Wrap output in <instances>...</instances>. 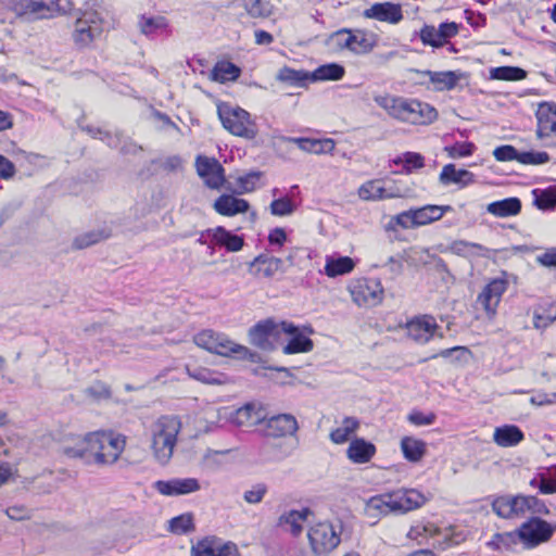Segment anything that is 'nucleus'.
Instances as JSON below:
<instances>
[{
	"label": "nucleus",
	"instance_id": "obj_1",
	"mask_svg": "<svg viewBox=\"0 0 556 556\" xmlns=\"http://www.w3.org/2000/svg\"><path fill=\"white\" fill-rule=\"evenodd\" d=\"M126 446V437L113 432L96 431L85 435L67 434L62 443V453L85 463L93 460L100 465L117 462Z\"/></svg>",
	"mask_w": 556,
	"mask_h": 556
},
{
	"label": "nucleus",
	"instance_id": "obj_2",
	"mask_svg": "<svg viewBox=\"0 0 556 556\" xmlns=\"http://www.w3.org/2000/svg\"><path fill=\"white\" fill-rule=\"evenodd\" d=\"M180 429L181 422L176 416L164 415L152 424L151 448L161 465H166L172 458Z\"/></svg>",
	"mask_w": 556,
	"mask_h": 556
},
{
	"label": "nucleus",
	"instance_id": "obj_3",
	"mask_svg": "<svg viewBox=\"0 0 556 556\" xmlns=\"http://www.w3.org/2000/svg\"><path fill=\"white\" fill-rule=\"evenodd\" d=\"M197 346L223 356L238 359H252L254 354L244 345L232 341L227 334L212 329H204L193 337Z\"/></svg>",
	"mask_w": 556,
	"mask_h": 556
},
{
	"label": "nucleus",
	"instance_id": "obj_4",
	"mask_svg": "<svg viewBox=\"0 0 556 556\" xmlns=\"http://www.w3.org/2000/svg\"><path fill=\"white\" fill-rule=\"evenodd\" d=\"M217 114L223 127L230 134L245 139L256 137L257 128L248 111L228 103H220L217 105Z\"/></svg>",
	"mask_w": 556,
	"mask_h": 556
},
{
	"label": "nucleus",
	"instance_id": "obj_5",
	"mask_svg": "<svg viewBox=\"0 0 556 556\" xmlns=\"http://www.w3.org/2000/svg\"><path fill=\"white\" fill-rule=\"evenodd\" d=\"M342 526L331 522H318L309 528L307 539L311 551L316 556H326L341 543Z\"/></svg>",
	"mask_w": 556,
	"mask_h": 556
},
{
	"label": "nucleus",
	"instance_id": "obj_6",
	"mask_svg": "<svg viewBox=\"0 0 556 556\" xmlns=\"http://www.w3.org/2000/svg\"><path fill=\"white\" fill-rule=\"evenodd\" d=\"M103 33V18L93 10H79L72 38L78 48L89 47Z\"/></svg>",
	"mask_w": 556,
	"mask_h": 556
},
{
	"label": "nucleus",
	"instance_id": "obj_7",
	"mask_svg": "<svg viewBox=\"0 0 556 556\" xmlns=\"http://www.w3.org/2000/svg\"><path fill=\"white\" fill-rule=\"evenodd\" d=\"M293 330V324L282 321L276 324L271 319H266L257 323L249 330L250 342L264 350L273 351L277 348V342L280 340L283 331Z\"/></svg>",
	"mask_w": 556,
	"mask_h": 556
},
{
	"label": "nucleus",
	"instance_id": "obj_8",
	"mask_svg": "<svg viewBox=\"0 0 556 556\" xmlns=\"http://www.w3.org/2000/svg\"><path fill=\"white\" fill-rule=\"evenodd\" d=\"M520 542L533 548L547 542L556 532V523L547 522L540 517H531L517 529Z\"/></svg>",
	"mask_w": 556,
	"mask_h": 556
},
{
	"label": "nucleus",
	"instance_id": "obj_9",
	"mask_svg": "<svg viewBox=\"0 0 556 556\" xmlns=\"http://www.w3.org/2000/svg\"><path fill=\"white\" fill-rule=\"evenodd\" d=\"M329 40L332 41L338 48L348 49L356 54L368 53L376 46L374 36L361 29H339L331 34Z\"/></svg>",
	"mask_w": 556,
	"mask_h": 556
},
{
	"label": "nucleus",
	"instance_id": "obj_10",
	"mask_svg": "<svg viewBox=\"0 0 556 556\" xmlns=\"http://www.w3.org/2000/svg\"><path fill=\"white\" fill-rule=\"evenodd\" d=\"M21 8L25 13L36 14L42 18L55 13L70 14L74 10V3L72 0H21Z\"/></svg>",
	"mask_w": 556,
	"mask_h": 556
},
{
	"label": "nucleus",
	"instance_id": "obj_11",
	"mask_svg": "<svg viewBox=\"0 0 556 556\" xmlns=\"http://www.w3.org/2000/svg\"><path fill=\"white\" fill-rule=\"evenodd\" d=\"M351 295L357 305H377L383 293V288L378 279H361L354 282L351 288Z\"/></svg>",
	"mask_w": 556,
	"mask_h": 556
},
{
	"label": "nucleus",
	"instance_id": "obj_12",
	"mask_svg": "<svg viewBox=\"0 0 556 556\" xmlns=\"http://www.w3.org/2000/svg\"><path fill=\"white\" fill-rule=\"evenodd\" d=\"M507 287L508 281L505 278L492 279L479 293L477 304L480 305L489 316H494Z\"/></svg>",
	"mask_w": 556,
	"mask_h": 556
},
{
	"label": "nucleus",
	"instance_id": "obj_13",
	"mask_svg": "<svg viewBox=\"0 0 556 556\" xmlns=\"http://www.w3.org/2000/svg\"><path fill=\"white\" fill-rule=\"evenodd\" d=\"M198 175L211 189H219L225 182L224 167L214 157L199 155L195 159Z\"/></svg>",
	"mask_w": 556,
	"mask_h": 556
},
{
	"label": "nucleus",
	"instance_id": "obj_14",
	"mask_svg": "<svg viewBox=\"0 0 556 556\" xmlns=\"http://www.w3.org/2000/svg\"><path fill=\"white\" fill-rule=\"evenodd\" d=\"M154 489L164 496H181L195 493L201 489L200 481L195 478H173L157 480Z\"/></svg>",
	"mask_w": 556,
	"mask_h": 556
},
{
	"label": "nucleus",
	"instance_id": "obj_15",
	"mask_svg": "<svg viewBox=\"0 0 556 556\" xmlns=\"http://www.w3.org/2000/svg\"><path fill=\"white\" fill-rule=\"evenodd\" d=\"M392 496V509L394 514H405L421 507L426 503L422 493L415 489L397 490L390 493Z\"/></svg>",
	"mask_w": 556,
	"mask_h": 556
},
{
	"label": "nucleus",
	"instance_id": "obj_16",
	"mask_svg": "<svg viewBox=\"0 0 556 556\" xmlns=\"http://www.w3.org/2000/svg\"><path fill=\"white\" fill-rule=\"evenodd\" d=\"M265 419V408L256 403H248L235 410L230 416V421L238 427H253Z\"/></svg>",
	"mask_w": 556,
	"mask_h": 556
},
{
	"label": "nucleus",
	"instance_id": "obj_17",
	"mask_svg": "<svg viewBox=\"0 0 556 556\" xmlns=\"http://www.w3.org/2000/svg\"><path fill=\"white\" fill-rule=\"evenodd\" d=\"M437 117L438 112L433 106L415 99H409L403 122L414 125H425L432 123Z\"/></svg>",
	"mask_w": 556,
	"mask_h": 556
},
{
	"label": "nucleus",
	"instance_id": "obj_18",
	"mask_svg": "<svg viewBox=\"0 0 556 556\" xmlns=\"http://www.w3.org/2000/svg\"><path fill=\"white\" fill-rule=\"evenodd\" d=\"M364 16L380 22L397 24L403 20L402 7L392 2L374 3L364 11Z\"/></svg>",
	"mask_w": 556,
	"mask_h": 556
},
{
	"label": "nucleus",
	"instance_id": "obj_19",
	"mask_svg": "<svg viewBox=\"0 0 556 556\" xmlns=\"http://www.w3.org/2000/svg\"><path fill=\"white\" fill-rule=\"evenodd\" d=\"M535 116L538 119L536 136L539 139L556 135V104L542 102Z\"/></svg>",
	"mask_w": 556,
	"mask_h": 556
},
{
	"label": "nucleus",
	"instance_id": "obj_20",
	"mask_svg": "<svg viewBox=\"0 0 556 556\" xmlns=\"http://www.w3.org/2000/svg\"><path fill=\"white\" fill-rule=\"evenodd\" d=\"M265 420L267 432L274 438L294 435L299 429L298 420L291 414H278Z\"/></svg>",
	"mask_w": 556,
	"mask_h": 556
},
{
	"label": "nucleus",
	"instance_id": "obj_21",
	"mask_svg": "<svg viewBox=\"0 0 556 556\" xmlns=\"http://www.w3.org/2000/svg\"><path fill=\"white\" fill-rule=\"evenodd\" d=\"M438 325L430 316L415 318L407 323V336L418 343L428 342L434 334Z\"/></svg>",
	"mask_w": 556,
	"mask_h": 556
},
{
	"label": "nucleus",
	"instance_id": "obj_22",
	"mask_svg": "<svg viewBox=\"0 0 556 556\" xmlns=\"http://www.w3.org/2000/svg\"><path fill=\"white\" fill-rule=\"evenodd\" d=\"M200 556H240L238 547L232 542H223L217 536H206L200 540Z\"/></svg>",
	"mask_w": 556,
	"mask_h": 556
},
{
	"label": "nucleus",
	"instance_id": "obj_23",
	"mask_svg": "<svg viewBox=\"0 0 556 556\" xmlns=\"http://www.w3.org/2000/svg\"><path fill=\"white\" fill-rule=\"evenodd\" d=\"M282 266L283 261L281 258L269 256L267 254H260L249 263V270L253 276L271 278L277 273L282 271Z\"/></svg>",
	"mask_w": 556,
	"mask_h": 556
},
{
	"label": "nucleus",
	"instance_id": "obj_24",
	"mask_svg": "<svg viewBox=\"0 0 556 556\" xmlns=\"http://www.w3.org/2000/svg\"><path fill=\"white\" fill-rule=\"evenodd\" d=\"M205 232L211 237L214 244L224 247L228 252H238L244 245V240L241 236L232 233L223 226L208 228Z\"/></svg>",
	"mask_w": 556,
	"mask_h": 556
},
{
	"label": "nucleus",
	"instance_id": "obj_25",
	"mask_svg": "<svg viewBox=\"0 0 556 556\" xmlns=\"http://www.w3.org/2000/svg\"><path fill=\"white\" fill-rule=\"evenodd\" d=\"M213 208L219 215L235 216L248 212L250 204L247 200L236 198L232 194H222L214 201Z\"/></svg>",
	"mask_w": 556,
	"mask_h": 556
},
{
	"label": "nucleus",
	"instance_id": "obj_26",
	"mask_svg": "<svg viewBox=\"0 0 556 556\" xmlns=\"http://www.w3.org/2000/svg\"><path fill=\"white\" fill-rule=\"evenodd\" d=\"M409 99L391 94H376L374 101L383 109L392 118L403 122Z\"/></svg>",
	"mask_w": 556,
	"mask_h": 556
},
{
	"label": "nucleus",
	"instance_id": "obj_27",
	"mask_svg": "<svg viewBox=\"0 0 556 556\" xmlns=\"http://www.w3.org/2000/svg\"><path fill=\"white\" fill-rule=\"evenodd\" d=\"M376 454V446L363 438H356L350 442L346 450L348 458L354 464H366Z\"/></svg>",
	"mask_w": 556,
	"mask_h": 556
},
{
	"label": "nucleus",
	"instance_id": "obj_28",
	"mask_svg": "<svg viewBox=\"0 0 556 556\" xmlns=\"http://www.w3.org/2000/svg\"><path fill=\"white\" fill-rule=\"evenodd\" d=\"M439 180L443 186L455 184L464 188L475 182V175L467 169H456L454 164H446L440 173Z\"/></svg>",
	"mask_w": 556,
	"mask_h": 556
},
{
	"label": "nucleus",
	"instance_id": "obj_29",
	"mask_svg": "<svg viewBox=\"0 0 556 556\" xmlns=\"http://www.w3.org/2000/svg\"><path fill=\"white\" fill-rule=\"evenodd\" d=\"M452 211L453 207L451 205L428 204L422 207L413 208L414 220L417 227L425 226L441 219L445 213Z\"/></svg>",
	"mask_w": 556,
	"mask_h": 556
},
{
	"label": "nucleus",
	"instance_id": "obj_30",
	"mask_svg": "<svg viewBox=\"0 0 556 556\" xmlns=\"http://www.w3.org/2000/svg\"><path fill=\"white\" fill-rule=\"evenodd\" d=\"M391 505L390 493L372 496L366 502L364 513L368 518L378 520L381 516L393 513Z\"/></svg>",
	"mask_w": 556,
	"mask_h": 556
},
{
	"label": "nucleus",
	"instance_id": "obj_31",
	"mask_svg": "<svg viewBox=\"0 0 556 556\" xmlns=\"http://www.w3.org/2000/svg\"><path fill=\"white\" fill-rule=\"evenodd\" d=\"M525 439L521 429L515 425L497 427L493 433V440L498 446L509 447L519 444Z\"/></svg>",
	"mask_w": 556,
	"mask_h": 556
},
{
	"label": "nucleus",
	"instance_id": "obj_32",
	"mask_svg": "<svg viewBox=\"0 0 556 556\" xmlns=\"http://www.w3.org/2000/svg\"><path fill=\"white\" fill-rule=\"evenodd\" d=\"M451 251L462 257L466 258H489L491 250L480 243L469 242L465 240L454 241L451 245Z\"/></svg>",
	"mask_w": 556,
	"mask_h": 556
},
{
	"label": "nucleus",
	"instance_id": "obj_33",
	"mask_svg": "<svg viewBox=\"0 0 556 556\" xmlns=\"http://www.w3.org/2000/svg\"><path fill=\"white\" fill-rule=\"evenodd\" d=\"M282 334L290 337L289 342L282 349L285 354L305 353L313 349V341L294 325L293 330L283 331Z\"/></svg>",
	"mask_w": 556,
	"mask_h": 556
},
{
	"label": "nucleus",
	"instance_id": "obj_34",
	"mask_svg": "<svg viewBox=\"0 0 556 556\" xmlns=\"http://www.w3.org/2000/svg\"><path fill=\"white\" fill-rule=\"evenodd\" d=\"M521 211V201L516 198H506L488 204L486 212L496 217H509L519 214Z\"/></svg>",
	"mask_w": 556,
	"mask_h": 556
},
{
	"label": "nucleus",
	"instance_id": "obj_35",
	"mask_svg": "<svg viewBox=\"0 0 556 556\" xmlns=\"http://www.w3.org/2000/svg\"><path fill=\"white\" fill-rule=\"evenodd\" d=\"M187 374L190 378L200 381L205 384H224L227 382L228 378L225 374L218 372L215 370H211L205 367L200 366H187Z\"/></svg>",
	"mask_w": 556,
	"mask_h": 556
},
{
	"label": "nucleus",
	"instance_id": "obj_36",
	"mask_svg": "<svg viewBox=\"0 0 556 556\" xmlns=\"http://www.w3.org/2000/svg\"><path fill=\"white\" fill-rule=\"evenodd\" d=\"M276 79L293 87H305L311 81L309 72L303 70H294L289 66L281 67Z\"/></svg>",
	"mask_w": 556,
	"mask_h": 556
},
{
	"label": "nucleus",
	"instance_id": "obj_37",
	"mask_svg": "<svg viewBox=\"0 0 556 556\" xmlns=\"http://www.w3.org/2000/svg\"><path fill=\"white\" fill-rule=\"evenodd\" d=\"M401 450L404 457L412 463L419 462L426 454V443L413 437H404L401 440Z\"/></svg>",
	"mask_w": 556,
	"mask_h": 556
},
{
	"label": "nucleus",
	"instance_id": "obj_38",
	"mask_svg": "<svg viewBox=\"0 0 556 556\" xmlns=\"http://www.w3.org/2000/svg\"><path fill=\"white\" fill-rule=\"evenodd\" d=\"M345 70L338 63H328L318 66L315 71L309 72L311 81L340 80L343 78Z\"/></svg>",
	"mask_w": 556,
	"mask_h": 556
},
{
	"label": "nucleus",
	"instance_id": "obj_39",
	"mask_svg": "<svg viewBox=\"0 0 556 556\" xmlns=\"http://www.w3.org/2000/svg\"><path fill=\"white\" fill-rule=\"evenodd\" d=\"M426 74L430 77V81L435 86L437 90H452L456 87L462 78L460 73L447 72H431L427 71Z\"/></svg>",
	"mask_w": 556,
	"mask_h": 556
},
{
	"label": "nucleus",
	"instance_id": "obj_40",
	"mask_svg": "<svg viewBox=\"0 0 556 556\" xmlns=\"http://www.w3.org/2000/svg\"><path fill=\"white\" fill-rule=\"evenodd\" d=\"M309 513L308 508L302 510L291 509L278 518V526L289 525L291 527V534L298 536L303 530L301 522L306 519Z\"/></svg>",
	"mask_w": 556,
	"mask_h": 556
},
{
	"label": "nucleus",
	"instance_id": "obj_41",
	"mask_svg": "<svg viewBox=\"0 0 556 556\" xmlns=\"http://www.w3.org/2000/svg\"><path fill=\"white\" fill-rule=\"evenodd\" d=\"M354 266V261L349 256L329 257L326 261L325 273L328 277H337L351 273Z\"/></svg>",
	"mask_w": 556,
	"mask_h": 556
},
{
	"label": "nucleus",
	"instance_id": "obj_42",
	"mask_svg": "<svg viewBox=\"0 0 556 556\" xmlns=\"http://www.w3.org/2000/svg\"><path fill=\"white\" fill-rule=\"evenodd\" d=\"M526 70L518 66H498L490 70V79L518 81L527 78Z\"/></svg>",
	"mask_w": 556,
	"mask_h": 556
},
{
	"label": "nucleus",
	"instance_id": "obj_43",
	"mask_svg": "<svg viewBox=\"0 0 556 556\" xmlns=\"http://www.w3.org/2000/svg\"><path fill=\"white\" fill-rule=\"evenodd\" d=\"M438 534L439 539L433 545L443 551L463 543L467 538L465 531L457 530L455 527L445 529L444 532L439 531Z\"/></svg>",
	"mask_w": 556,
	"mask_h": 556
},
{
	"label": "nucleus",
	"instance_id": "obj_44",
	"mask_svg": "<svg viewBox=\"0 0 556 556\" xmlns=\"http://www.w3.org/2000/svg\"><path fill=\"white\" fill-rule=\"evenodd\" d=\"M384 185L381 179H372L363 184L358 189V195L366 201L386 200Z\"/></svg>",
	"mask_w": 556,
	"mask_h": 556
},
{
	"label": "nucleus",
	"instance_id": "obj_45",
	"mask_svg": "<svg viewBox=\"0 0 556 556\" xmlns=\"http://www.w3.org/2000/svg\"><path fill=\"white\" fill-rule=\"evenodd\" d=\"M240 74V67L229 61L217 62L212 71L213 79L220 83L236 80Z\"/></svg>",
	"mask_w": 556,
	"mask_h": 556
},
{
	"label": "nucleus",
	"instance_id": "obj_46",
	"mask_svg": "<svg viewBox=\"0 0 556 556\" xmlns=\"http://www.w3.org/2000/svg\"><path fill=\"white\" fill-rule=\"evenodd\" d=\"M533 204L542 211H549L556 207V187H549L547 189H534Z\"/></svg>",
	"mask_w": 556,
	"mask_h": 556
},
{
	"label": "nucleus",
	"instance_id": "obj_47",
	"mask_svg": "<svg viewBox=\"0 0 556 556\" xmlns=\"http://www.w3.org/2000/svg\"><path fill=\"white\" fill-rule=\"evenodd\" d=\"M518 542H520L518 532L510 531L504 533H495L492 539L486 543V546L493 551L510 549Z\"/></svg>",
	"mask_w": 556,
	"mask_h": 556
},
{
	"label": "nucleus",
	"instance_id": "obj_48",
	"mask_svg": "<svg viewBox=\"0 0 556 556\" xmlns=\"http://www.w3.org/2000/svg\"><path fill=\"white\" fill-rule=\"evenodd\" d=\"M140 31L146 36L155 35L159 30L167 27V21L164 16L141 15L138 21Z\"/></svg>",
	"mask_w": 556,
	"mask_h": 556
},
{
	"label": "nucleus",
	"instance_id": "obj_49",
	"mask_svg": "<svg viewBox=\"0 0 556 556\" xmlns=\"http://www.w3.org/2000/svg\"><path fill=\"white\" fill-rule=\"evenodd\" d=\"M336 143L332 139H311L304 138L301 141V150L314 154L330 153L333 151Z\"/></svg>",
	"mask_w": 556,
	"mask_h": 556
},
{
	"label": "nucleus",
	"instance_id": "obj_50",
	"mask_svg": "<svg viewBox=\"0 0 556 556\" xmlns=\"http://www.w3.org/2000/svg\"><path fill=\"white\" fill-rule=\"evenodd\" d=\"M167 530L173 534L181 535L194 530L193 516L190 513L181 514L168 520Z\"/></svg>",
	"mask_w": 556,
	"mask_h": 556
},
{
	"label": "nucleus",
	"instance_id": "obj_51",
	"mask_svg": "<svg viewBox=\"0 0 556 556\" xmlns=\"http://www.w3.org/2000/svg\"><path fill=\"white\" fill-rule=\"evenodd\" d=\"M395 165L403 164V172L410 174L414 169H420L425 166V157L417 152H405L393 160Z\"/></svg>",
	"mask_w": 556,
	"mask_h": 556
},
{
	"label": "nucleus",
	"instance_id": "obj_52",
	"mask_svg": "<svg viewBox=\"0 0 556 556\" xmlns=\"http://www.w3.org/2000/svg\"><path fill=\"white\" fill-rule=\"evenodd\" d=\"M492 510L503 519L515 518V511L513 507V495L497 496L492 501Z\"/></svg>",
	"mask_w": 556,
	"mask_h": 556
},
{
	"label": "nucleus",
	"instance_id": "obj_53",
	"mask_svg": "<svg viewBox=\"0 0 556 556\" xmlns=\"http://www.w3.org/2000/svg\"><path fill=\"white\" fill-rule=\"evenodd\" d=\"M248 14L254 18L268 17L271 14V5L265 0H251L244 3Z\"/></svg>",
	"mask_w": 556,
	"mask_h": 556
},
{
	"label": "nucleus",
	"instance_id": "obj_54",
	"mask_svg": "<svg viewBox=\"0 0 556 556\" xmlns=\"http://www.w3.org/2000/svg\"><path fill=\"white\" fill-rule=\"evenodd\" d=\"M476 146L469 141L455 142L453 146L445 147V151L452 159H459L472 155Z\"/></svg>",
	"mask_w": 556,
	"mask_h": 556
},
{
	"label": "nucleus",
	"instance_id": "obj_55",
	"mask_svg": "<svg viewBox=\"0 0 556 556\" xmlns=\"http://www.w3.org/2000/svg\"><path fill=\"white\" fill-rule=\"evenodd\" d=\"M549 161V155L543 151L519 152L518 162L525 165H541Z\"/></svg>",
	"mask_w": 556,
	"mask_h": 556
},
{
	"label": "nucleus",
	"instance_id": "obj_56",
	"mask_svg": "<svg viewBox=\"0 0 556 556\" xmlns=\"http://www.w3.org/2000/svg\"><path fill=\"white\" fill-rule=\"evenodd\" d=\"M108 235L104 233V231H89L86 233H83L75 238L74 240V247L76 249H85L92 244H96L100 242L102 239L106 238Z\"/></svg>",
	"mask_w": 556,
	"mask_h": 556
},
{
	"label": "nucleus",
	"instance_id": "obj_57",
	"mask_svg": "<svg viewBox=\"0 0 556 556\" xmlns=\"http://www.w3.org/2000/svg\"><path fill=\"white\" fill-rule=\"evenodd\" d=\"M260 172H251L237 178L238 193L251 192L255 189L256 182L260 180Z\"/></svg>",
	"mask_w": 556,
	"mask_h": 556
},
{
	"label": "nucleus",
	"instance_id": "obj_58",
	"mask_svg": "<svg viewBox=\"0 0 556 556\" xmlns=\"http://www.w3.org/2000/svg\"><path fill=\"white\" fill-rule=\"evenodd\" d=\"M295 206L289 198H280L270 203V212L276 216H287L294 212Z\"/></svg>",
	"mask_w": 556,
	"mask_h": 556
},
{
	"label": "nucleus",
	"instance_id": "obj_59",
	"mask_svg": "<svg viewBox=\"0 0 556 556\" xmlns=\"http://www.w3.org/2000/svg\"><path fill=\"white\" fill-rule=\"evenodd\" d=\"M420 39L425 45L440 48L443 46L441 38L439 37L438 28L430 25H425L420 30Z\"/></svg>",
	"mask_w": 556,
	"mask_h": 556
},
{
	"label": "nucleus",
	"instance_id": "obj_60",
	"mask_svg": "<svg viewBox=\"0 0 556 556\" xmlns=\"http://www.w3.org/2000/svg\"><path fill=\"white\" fill-rule=\"evenodd\" d=\"M5 515L14 521L29 520L33 517V510L25 505H12L4 509Z\"/></svg>",
	"mask_w": 556,
	"mask_h": 556
},
{
	"label": "nucleus",
	"instance_id": "obj_61",
	"mask_svg": "<svg viewBox=\"0 0 556 556\" xmlns=\"http://www.w3.org/2000/svg\"><path fill=\"white\" fill-rule=\"evenodd\" d=\"M266 493L267 485L265 483H256L243 493V500L248 504H258L263 501Z\"/></svg>",
	"mask_w": 556,
	"mask_h": 556
},
{
	"label": "nucleus",
	"instance_id": "obj_62",
	"mask_svg": "<svg viewBox=\"0 0 556 556\" xmlns=\"http://www.w3.org/2000/svg\"><path fill=\"white\" fill-rule=\"evenodd\" d=\"M493 155L498 162L518 161L519 151L510 144H503L494 149Z\"/></svg>",
	"mask_w": 556,
	"mask_h": 556
},
{
	"label": "nucleus",
	"instance_id": "obj_63",
	"mask_svg": "<svg viewBox=\"0 0 556 556\" xmlns=\"http://www.w3.org/2000/svg\"><path fill=\"white\" fill-rule=\"evenodd\" d=\"M469 354H470V351L467 348L454 346L451 349L442 350L438 354L433 355L432 357L433 358L438 357V356H441L443 358L452 357L453 359H455L457 362H464V361H466V358Z\"/></svg>",
	"mask_w": 556,
	"mask_h": 556
},
{
	"label": "nucleus",
	"instance_id": "obj_64",
	"mask_svg": "<svg viewBox=\"0 0 556 556\" xmlns=\"http://www.w3.org/2000/svg\"><path fill=\"white\" fill-rule=\"evenodd\" d=\"M530 485L539 488L542 494L556 493V483L553 479L546 478L544 475H541L539 478H533L530 481Z\"/></svg>",
	"mask_w": 556,
	"mask_h": 556
}]
</instances>
